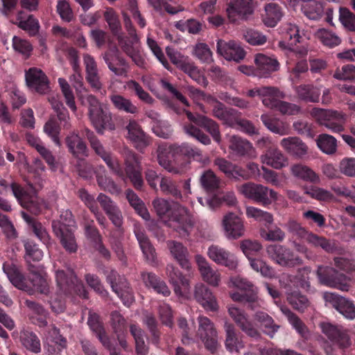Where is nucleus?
I'll list each match as a JSON object with an SVG mask.
<instances>
[{"label": "nucleus", "mask_w": 355, "mask_h": 355, "mask_svg": "<svg viewBox=\"0 0 355 355\" xmlns=\"http://www.w3.org/2000/svg\"><path fill=\"white\" fill-rule=\"evenodd\" d=\"M227 312L237 327L248 336L253 338H258L261 336L255 322L259 324L263 333L270 338H273L280 327L266 312H256L253 320L243 310L234 305L228 306Z\"/></svg>", "instance_id": "f257e3e1"}, {"label": "nucleus", "mask_w": 355, "mask_h": 355, "mask_svg": "<svg viewBox=\"0 0 355 355\" xmlns=\"http://www.w3.org/2000/svg\"><path fill=\"white\" fill-rule=\"evenodd\" d=\"M153 205L159 217L169 213L168 226L177 232L181 237H187L193 227L192 215L182 205L168 202L162 198L153 200Z\"/></svg>", "instance_id": "f03ea898"}, {"label": "nucleus", "mask_w": 355, "mask_h": 355, "mask_svg": "<svg viewBox=\"0 0 355 355\" xmlns=\"http://www.w3.org/2000/svg\"><path fill=\"white\" fill-rule=\"evenodd\" d=\"M55 275L58 293L50 301L53 311L59 313L64 310V297L72 291L83 298L87 297L83 284L79 282L73 271L69 268L64 266V269H55Z\"/></svg>", "instance_id": "7ed1b4c3"}, {"label": "nucleus", "mask_w": 355, "mask_h": 355, "mask_svg": "<svg viewBox=\"0 0 355 355\" xmlns=\"http://www.w3.org/2000/svg\"><path fill=\"white\" fill-rule=\"evenodd\" d=\"M237 191L245 198L259 202L263 206L275 202L279 207H286L288 202L285 198L273 189L262 184L246 182L236 187Z\"/></svg>", "instance_id": "20e7f679"}, {"label": "nucleus", "mask_w": 355, "mask_h": 355, "mask_svg": "<svg viewBox=\"0 0 355 355\" xmlns=\"http://www.w3.org/2000/svg\"><path fill=\"white\" fill-rule=\"evenodd\" d=\"M125 26L128 32L129 37L123 36L120 33L117 35L119 45L121 49L131 58L132 60L139 67H143L144 60L140 53V42L134 27L128 15L123 13Z\"/></svg>", "instance_id": "39448f33"}, {"label": "nucleus", "mask_w": 355, "mask_h": 355, "mask_svg": "<svg viewBox=\"0 0 355 355\" xmlns=\"http://www.w3.org/2000/svg\"><path fill=\"white\" fill-rule=\"evenodd\" d=\"M87 101L89 104V117L98 132L103 133L105 129L114 130L115 126L112 120L110 112L103 110L101 103L93 95H88Z\"/></svg>", "instance_id": "423d86ee"}, {"label": "nucleus", "mask_w": 355, "mask_h": 355, "mask_svg": "<svg viewBox=\"0 0 355 355\" xmlns=\"http://www.w3.org/2000/svg\"><path fill=\"white\" fill-rule=\"evenodd\" d=\"M316 273L319 282L327 286L342 291H349L351 286V279L332 267L319 266Z\"/></svg>", "instance_id": "0eeeda50"}, {"label": "nucleus", "mask_w": 355, "mask_h": 355, "mask_svg": "<svg viewBox=\"0 0 355 355\" xmlns=\"http://www.w3.org/2000/svg\"><path fill=\"white\" fill-rule=\"evenodd\" d=\"M268 257L282 266L294 267L302 264V259L288 248L281 245H269L266 247Z\"/></svg>", "instance_id": "6e6552de"}, {"label": "nucleus", "mask_w": 355, "mask_h": 355, "mask_svg": "<svg viewBox=\"0 0 355 355\" xmlns=\"http://www.w3.org/2000/svg\"><path fill=\"white\" fill-rule=\"evenodd\" d=\"M170 153H172L171 145H159L157 150V157L159 164L172 174H183L186 173L190 168V162H181L176 159L172 162L169 160L168 155Z\"/></svg>", "instance_id": "1a4fd4ad"}, {"label": "nucleus", "mask_w": 355, "mask_h": 355, "mask_svg": "<svg viewBox=\"0 0 355 355\" xmlns=\"http://www.w3.org/2000/svg\"><path fill=\"white\" fill-rule=\"evenodd\" d=\"M85 135L90 142L91 147L95 153L105 162L107 167L116 175L123 178V171L116 158L107 151L93 132L85 130Z\"/></svg>", "instance_id": "9d476101"}, {"label": "nucleus", "mask_w": 355, "mask_h": 355, "mask_svg": "<svg viewBox=\"0 0 355 355\" xmlns=\"http://www.w3.org/2000/svg\"><path fill=\"white\" fill-rule=\"evenodd\" d=\"M198 322L197 337L200 339L207 349L214 352L218 346V332L214 323L205 316H199Z\"/></svg>", "instance_id": "9b49d317"}, {"label": "nucleus", "mask_w": 355, "mask_h": 355, "mask_svg": "<svg viewBox=\"0 0 355 355\" xmlns=\"http://www.w3.org/2000/svg\"><path fill=\"white\" fill-rule=\"evenodd\" d=\"M221 225L223 234L228 240H237L245 235L243 220L233 212H228L223 216Z\"/></svg>", "instance_id": "f8f14e48"}, {"label": "nucleus", "mask_w": 355, "mask_h": 355, "mask_svg": "<svg viewBox=\"0 0 355 355\" xmlns=\"http://www.w3.org/2000/svg\"><path fill=\"white\" fill-rule=\"evenodd\" d=\"M216 53L227 61L239 62L243 60L246 52L241 44L234 40L225 41L218 40L216 42Z\"/></svg>", "instance_id": "ddd939ff"}, {"label": "nucleus", "mask_w": 355, "mask_h": 355, "mask_svg": "<svg viewBox=\"0 0 355 355\" xmlns=\"http://www.w3.org/2000/svg\"><path fill=\"white\" fill-rule=\"evenodd\" d=\"M207 254L212 261L230 270H236L239 266L236 256L218 245H210L207 249Z\"/></svg>", "instance_id": "4468645a"}, {"label": "nucleus", "mask_w": 355, "mask_h": 355, "mask_svg": "<svg viewBox=\"0 0 355 355\" xmlns=\"http://www.w3.org/2000/svg\"><path fill=\"white\" fill-rule=\"evenodd\" d=\"M322 297L326 304L332 306L345 318L355 319V305L351 300L331 292H324Z\"/></svg>", "instance_id": "2eb2a0df"}, {"label": "nucleus", "mask_w": 355, "mask_h": 355, "mask_svg": "<svg viewBox=\"0 0 355 355\" xmlns=\"http://www.w3.org/2000/svg\"><path fill=\"white\" fill-rule=\"evenodd\" d=\"M107 280L114 292L121 299L123 304L129 306L134 301L132 291L124 278L121 277L116 271L111 270L107 275Z\"/></svg>", "instance_id": "dca6fc26"}, {"label": "nucleus", "mask_w": 355, "mask_h": 355, "mask_svg": "<svg viewBox=\"0 0 355 355\" xmlns=\"http://www.w3.org/2000/svg\"><path fill=\"white\" fill-rule=\"evenodd\" d=\"M11 189L15 197L20 205L34 214H40L44 208L46 207V203L37 197L30 196L24 190L15 183L11 184Z\"/></svg>", "instance_id": "f3484780"}, {"label": "nucleus", "mask_w": 355, "mask_h": 355, "mask_svg": "<svg viewBox=\"0 0 355 355\" xmlns=\"http://www.w3.org/2000/svg\"><path fill=\"white\" fill-rule=\"evenodd\" d=\"M166 272L169 282L173 287L175 293L179 296L188 297L190 288L189 279L173 264L167 265Z\"/></svg>", "instance_id": "a211bd4d"}, {"label": "nucleus", "mask_w": 355, "mask_h": 355, "mask_svg": "<svg viewBox=\"0 0 355 355\" xmlns=\"http://www.w3.org/2000/svg\"><path fill=\"white\" fill-rule=\"evenodd\" d=\"M322 332L334 345L340 347H346L349 345V338L346 330L340 326L328 322L320 323Z\"/></svg>", "instance_id": "6ab92c4d"}, {"label": "nucleus", "mask_w": 355, "mask_h": 355, "mask_svg": "<svg viewBox=\"0 0 355 355\" xmlns=\"http://www.w3.org/2000/svg\"><path fill=\"white\" fill-rule=\"evenodd\" d=\"M195 261L202 279L211 286H218L221 282L220 272L214 269L206 258L201 254L195 256Z\"/></svg>", "instance_id": "aec40b11"}, {"label": "nucleus", "mask_w": 355, "mask_h": 355, "mask_svg": "<svg viewBox=\"0 0 355 355\" xmlns=\"http://www.w3.org/2000/svg\"><path fill=\"white\" fill-rule=\"evenodd\" d=\"M67 339L54 325L51 326L45 335L44 347L50 355H59L67 347Z\"/></svg>", "instance_id": "412c9836"}, {"label": "nucleus", "mask_w": 355, "mask_h": 355, "mask_svg": "<svg viewBox=\"0 0 355 355\" xmlns=\"http://www.w3.org/2000/svg\"><path fill=\"white\" fill-rule=\"evenodd\" d=\"M27 86L33 91L46 94L49 91V81L45 73L36 67L30 68L25 73Z\"/></svg>", "instance_id": "4be33fe9"}, {"label": "nucleus", "mask_w": 355, "mask_h": 355, "mask_svg": "<svg viewBox=\"0 0 355 355\" xmlns=\"http://www.w3.org/2000/svg\"><path fill=\"white\" fill-rule=\"evenodd\" d=\"M193 296L196 300L208 311H216L218 304L211 291L203 283L199 282L194 286Z\"/></svg>", "instance_id": "5701e85b"}, {"label": "nucleus", "mask_w": 355, "mask_h": 355, "mask_svg": "<svg viewBox=\"0 0 355 355\" xmlns=\"http://www.w3.org/2000/svg\"><path fill=\"white\" fill-rule=\"evenodd\" d=\"M227 12L231 21L247 19L253 12L252 0H231Z\"/></svg>", "instance_id": "b1692460"}, {"label": "nucleus", "mask_w": 355, "mask_h": 355, "mask_svg": "<svg viewBox=\"0 0 355 355\" xmlns=\"http://www.w3.org/2000/svg\"><path fill=\"white\" fill-rule=\"evenodd\" d=\"M52 228L67 252L73 253L77 251L78 245L71 228L61 225L60 222H52Z\"/></svg>", "instance_id": "393cba45"}, {"label": "nucleus", "mask_w": 355, "mask_h": 355, "mask_svg": "<svg viewBox=\"0 0 355 355\" xmlns=\"http://www.w3.org/2000/svg\"><path fill=\"white\" fill-rule=\"evenodd\" d=\"M171 150L173 156H184L186 158L181 162L189 161L191 162V158H193L204 165L209 163V159L207 156H203L200 150L187 143L171 145ZM178 160L180 161V159Z\"/></svg>", "instance_id": "a878e982"}, {"label": "nucleus", "mask_w": 355, "mask_h": 355, "mask_svg": "<svg viewBox=\"0 0 355 355\" xmlns=\"http://www.w3.org/2000/svg\"><path fill=\"white\" fill-rule=\"evenodd\" d=\"M229 148L236 155L254 159L257 157V153L252 144L245 139L236 135L229 137Z\"/></svg>", "instance_id": "bb28decb"}, {"label": "nucleus", "mask_w": 355, "mask_h": 355, "mask_svg": "<svg viewBox=\"0 0 355 355\" xmlns=\"http://www.w3.org/2000/svg\"><path fill=\"white\" fill-rule=\"evenodd\" d=\"M223 328L225 334V346L228 351L239 352L244 348L243 336L237 331L232 323L225 320Z\"/></svg>", "instance_id": "cd10ccee"}, {"label": "nucleus", "mask_w": 355, "mask_h": 355, "mask_svg": "<svg viewBox=\"0 0 355 355\" xmlns=\"http://www.w3.org/2000/svg\"><path fill=\"white\" fill-rule=\"evenodd\" d=\"M207 99L208 103L213 107V115L225 124L230 127H234V123L236 122L237 111L233 109L227 110L223 104L214 97Z\"/></svg>", "instance_id": "c85d7f7f"}, {"label": "nucleus", "mask_w": 355, "mask_h": 355, "mask_svg": "<svg viewBox=\"0 0 355 355\" xmlns=\"http://www.w3.org/2000/svg\"><path fill=\"white\" fill-rule=\"evenodd\" d=\"M260 161L263 165L275 169H281L288 164V158L277 148H269L260 156Z\"/></svg>", "instance_id": "c756f323"}, {"label": "nucleus", "mask_w": 355, "mask_h": 355, "mask_svg": "<svg viewBox=\"0 0 355 355\" xmlns=\"http://www.w3.org/2000/svg\"><path fill=\"white\" fill-rule=\"evenodd\" d=\"M126 130H128V138L137 149L142 150L150 145V137L145 134L136 121H130L126 126Z\"/></svg>", "instance_id": "7c9ffc66"}, {"label": "nucleus", "mask_w": 355, "mask_h": 355, "mask_svg": "<svg viewBox=\"0 0 355 355\" xmlns=\"http://www.w3.org/2000/svg\"><path fill=\"white\" fill-rule=\"evenodd\" d=\"M187 116L189 121L205 128L217 143L220 141V134L218 124L212 119L200 114L194 115L189 111L186 112Z\"/></svg>", "instance_id": "2f4dec72"}, {"label": "nucleus", "mask_w": 355, "mask_h": 355, "mask_svg": "<svg viewBox=\"0 0 355 355\" xmlns=\"http://www.w3.org/2000/svg\"><path fill=\"white\" fill-rule=\"evenodd\" d=\"M125 172L136 189H140L143 185L141 169L135 154L128 151L125 155Z\"/></svg>", "instance_id": "473e14b6"}, {"label": "nucleus", "mask_w": 355, "mask_h": 355, "mask_svg": "<svg viewBox=\"0 0 355 355\" xmlns=\"http://www.w3.org/2000/svg\"><path fill=\"white\" fill-rule=\"evenodd\" d=\"M280 146L286 152L298 158L304 157L309 151L307 145L297 137L283 138Z\"/></svg>", "instance_id": "72a5a7b5"}, {"label": "nucleus", "mask_w": 355, "mask_h": 355, "mask_svg": "<svg viewBox=\"0 0 355 355\" xmlns=\"http://www.w3.org/2000/svg\"><path fill=\"white\" fill-rule=\"evenodd\" d=\"M257 75L259 78H267L274 71H277L279 63L276 59L264 54H257L254 58Z\"/></svg>", "instance_id": "f704fd0d"}, {"label": "nucleus", "mask_w": 355, "mask_h": 355, "mask_svg": "<svg viewBox=\"0 0 355 355\" xmlns=\"http://www.w3.org/2000/svg\"><path fill=\"white\" fill-rule=\"evenodd\" d=\"M214 165L230 179L239 180L241 178L243 180L249 178L241 167L224 158H216L214 160Z\"/></svg>", "instance_id": "c9c22d12"}, {"label": "nucleus", "mask_w": 355, "mask_h": 355, "mask_svg": "<svg viewBox=\"0 0 355 355\" xmlns=\"http://www.w3.org/2000/svg\"><path fill=\"white\" fill-rule=\"evenodd\" d=\"M167 247L171 256L177 261L182 268L190 270L191 265L188 259L189 252L187 248L181 243L175 241H168L167 242Z\"/></svg>", "instance_id": "e433bc0d"}, {"label": "nucleus", "mask_w": 355, "mask_h": 355, "mask_svg": "<svg viewBox=\"0 0 355 355\" xmlns=\"http://www.w3.org/2000/svg\"><path fill=\"white\" fill-rule=\"evenodd\" d=\"M83 62L86 71V79L90 86L95 90H100L102 83L100 81L97 64L89 54H84Z\"/></svg>", "instance_id": "4c0bfd02"}, {"label": "nucleus", "mask_w": 355, "mask_h": 355, "mask_svg": "<svg viewBox=\"0 0 355 355\" xmlns=\"http://www.w3.org/2000/svg\"><path fill=\"white\" fill-rule=\"evenodd\" d=\"M261 120L266 128L274 134L280 136L288 135L290 134L289 123L278 118L271 116L268 114H263L261 116Z\"/></svg>", "instance_id": "58836bf2"}, {"label": "nucleus", "mask_w": 355, "mask_h": 355, "mask_svg": "<svg viewBox=\"0 0 355 355\" xmlns=\"http://www.w3.org/2000/svg\"><path fill=\"white\" fill-rule=\"evenodd\" d=\"M134 232L144 257L148 261L153 262L156 257L155 249L138 223L134 224Z\"/></svg>", "instance_id": "ea45409f"}, {"label": "nucleus", "mask_w": 355, "mask_h": 355, "mask_svg": "<svg viewBox=\"0 0 355 355\" xmlns=\"http://www.w3.org/2000/svg\"><path fill=\"white\" fill-rule=\"evenodd\" d=\"M3 270L12 284L19 289L29 291L25 278L16 265L12 262H6L3 264Z\"/></svg>", "instance_id": "a19ab883"}, {"label": "nucleus", "mask_w": 355, "mask_h": 355, "mask_svg": "<svg viewBox=\"0 0 355 355\" xmlns=\"http://www.w3.org/2000/svg\"><path fill=\"white\" fill-rule=\"evenodd\" d=\"M109 89L112 92V94L110 96V99L116 110L132 114L138 112L137 107L131 101L130 99L116 94L113 89L112 85L109 87Z\"/></svg>", "instance_id": "79ce46f5"}, {"label": "nucleus", "mask_w": 355, "mask_h": 355, "mask_svg": "<svg viewBox=\"0 0 355 355\" xmlns=\"http://www.w3.org/2000/svg\"><path fill=\"white\" fill-rule=\"evenodd\" d=\"M103 58L108 68L116 76H125L128 70V64L125 60L118 55L109 52L103 54Z\"/></svg>", "instance_id": "37998d69"}, {"label": "nucleus", "mask_w": 355, "mask_h": 355, "mask_svg": "<svg viewBox=\"0 0 355 355\" xmlns=\"http://www.w3.org/2000/svg\"><path fill=\"white\" fill-rule=\"evenodd\" d=\"M284 94L275 87H262L261 99L267 107L273 109L284 98Z\"/></svg>", "instance_id": "c03bdc74"}, {"label": "nucleus", "mask_w": 355, "mask_h": 355, "mask_svg": "<svg viewBox=\"0 0 355 355\" xmlns=\"http://www.w3.org/2000/svg\"><path fill=\"white\" fill-rule=\"evenodd\" d=\"M142 279L147 287L152 288L154 291L166 297L170 295L171 291L166 284L155 274L151 272H143Z\"/></svg>", "instance_id": "a18cd8bd"}, {"label": "nucleus", "mask_w": 355, "mask_h": 355, "mask_svg": "<svg viewBox=\"0 0 355 355\" xmlns=\"http://www.w3.org/2000/svg\"><path fill=\"white\" fill-rule=\"evenodd\" d=\"M66 144L69 151L75 157L81 158L87 155V146L78 134H69L66 138Z\"/></svg>", "instance_id": "49530a36"}, {"label": "nucleus", "mask_w": 355, "mask_h": 355, "mask_svg": "<svg viewBox=\"0 0 355 355\" xmlns=\"http://www.w3.org/2000/svg\"><path fill=\"white\" fill-rule=\"evenodd\" d=\"M297 97L304 101L310 103L319 102L320 89L313 85H300L295 89Z\"/></svg>", "instance_id": "de8ad7c7"}, {"label": "nucleus", "mask_w": 355, "mask_h": 355, "mask_svg": "<svg viewBox=\"0 0 355 355\" xmlns=\"http://www.w3.org/2000/svg\"><path fill=\"white\" fill-rule=\"evenodd\" d=\"M301 10L310 19H319L324 12L323 5L320 0H302Z\"/></svg>", "instance_id": "09e8293b"}, {"label": "nucleus", "mask_w": 355, "mask_h": 355, "mask_svg": "<svg viewBox=\"0 0 355 355\" xmlns=\"http://www.w3.org/2000/svg\"><path fill=\"white\" fill-rule=\"evenodd\" d=\"M306 241L315 248H320L327 253H333L338 249L335 241L320 236L313 232H311Z\"/></svg>", "instance_id": "8fccbe9b"}, {"label": "nucleus", "mask_w": 355, "mask_h": 355, "mask_svg": "<svg viewBox=\"0 0 355 355\" xmlns=\"http://www.w3.org/2000/svg\"><path fill=\"white\" fill-rule=\"evenodd\" d=\"M292 174L302 180L313 183L320 182V178L311 168L302 164H294L291 167Z\"/></svg>", "instance_id": "3c124183"}, {"label": "nucleus", "mask_w": 355, "mask_h": 355, "mask_svg": "<svg viewBox=\"0 0 355 355\" xmlns=\"http://www.w3.org/2000/svg\"><path fill=\"white\" fill-rule=\"evenodd\" d=\"M96 176L98 186L103 190L111 193H119L120 188L111 178L107 176L104 166H100L96 168Z\"/></svg>", "instance_id": "603ef678"}, {"label": "nucleus", "mask_w": 355, "mask_h": 355, "mask_svg": "<svg viewBox=\"0 0 355 355\" xmlns=\"http://www.w3.org/2000/svg\"><path fill=\"white\" fill-rule=\"evenodd\" d=\"M69 55L71 58V62L75 73L70 76V81L73 87L76 89L77 92H80L83 89V78L78 71V52L74 49H71L69 51Z\"/></svg>", "instance_id": "864d4df0"}, {"label": "nucleus", "mask_w": 355, "mask_h": 355, "mask_svg": "<svg viewBox=\"0 0 355 355\" xmlns=\"http://www.w3.org/2000/svg\"><path fill=\"white\" fill-rule=\"evenodd\" d=\"M87 323L90 328L96 332L97 337L103 345L107 349H111V340L106 336L99 322L98 316L95 313H90Z\"/></svg>", "instance_id": "5fc2aeb1"}, {"label": "nucleus", "mask_w": 355, "mask_h": 355, "mask_svg": "<svg viewBox=\"0 0 355 355\" xmlns=\"http://www.w3.org/2000/svg\"><path fill=\"white\" fill-rule=\"evenodd\" d=\"M264 24L269 27H274L280 20L282 12L281 8L276 3H270L265 6Z\"/></svg>", "instance_id": "6e6d98bb"}, {"label": "nucleus", "mask_w": 355, "mask_h": 355, "mask_svg": "<svg viewBox=\"0 0 355 355\" xmlns=\"http://www.w3.org/2000/svg\"><path fill=\"white\" fill-rule=\"evenodd\" d=\"M280 310L287 317L289 323L304 338H307L309 331L303 322L288 308L282 306Z\"/></svg>", "instance_id": "4d7b16f0"}, {"label": "nucleus", "mask_w": 355, "mask_h": 355, "mask_svg": "<svg viewBox=\"0 0 355 355\" xmlns=\"http://www.w3.org/2000/svg\"><path fill=\"white\" fill-rule=\"evenodd\" d=\"M316 144L318 148L327 155H333L336 152L337 141L331 135H320L316 139Z\"/></svg>", "instance_id": "13d9d810"}, {"label": "nucleus", "mask_w": 355, "mask_h": 355, "mask_svg": "<svg viewBox=\"0 0 355 355\" xmlns=\"http://www.w3.org/2000/svg\"><path fill=\"white\" fill-rule=\"evenodd\" d=\"M345 121L346 115L343 112L334 110L324 126L332 132L339 133L344 130Z\"/></svg>", "instance_id": "bf43d9fd"}, {"label": "nucleus", "mask_w": 355, "mask_h": 355, "mask_svg": "<svg viewBox=\"0 0 355 355\" xmlns=\"http://www.w3.org/2000/svg\"><path fill=\"white\" fill-rule=\"evenodd\" d=\"M200 182L206 191H214L219 188L220 180L213 171L207 170L200 175Z\"/></svg>", "instance_id": "052dcab7"}, {"label": "nucleus", "mask_w": 355, "mask_h": 355, "mask_svg": "<svg viewBox=\"0 0 355 355\" xmlns=\"http://www.w3.org/2000/svg\"><path fill=\"white\" fill-rule=\"evenodd\" d=\"M192 54L202 63L213 62V53L209 46L203 42H198L193 46Z\"/></svg>", "instance_id": "680f3d73"}, {"label": "nucleus", "mask_w": 355, "mask_h": 355, "mask_svg": "<svg viewBox=\"0 0 355 355\" xmlns=\"http://www.w3.org/2000/svg\"><path fill=\"white\" fill-rule=\"evenodd\" d=\"M20 339L22 345L28 350L39 353L41 350L40 341L33 332L23 331L21 332Z\"/></svg>", "instance_id": "e2e57ef3"}, {"label": "nucleus", "mask_w": 355, "mask_h": 355, "mask_svg": "<svg viewBox=\"0 0 355 355\" xmlns=\"http://www.w3.org/2000/svg\"><path fill=\"white\" fill-rule=\"evenodd\" d=\"M283 38L288 42L289 46L295 45L300 42V35L298 27L292 23L284 24L281 31Z\"/></svg>", "instance_id": "0e129e2a"}, {"label": "nucleus", "mask_w": 355, "mask_h": 355, "mask_svg": "<svg viewBox=\"0 0 355 355\" xmlns=\"http://www.w3.org/2000/svg\"><path fill=\"white\" fill-rule=\"evenodd\" d=\"M126 197L130 205L135 209L137 214L144 220L150 218V214L142 200L132 191L128 190Z\"/></svg>", "instance_id": "69168bd1"}, {"label": "nucleus", "mask_w": 355, "mask_h": 355, "mask_svg": "<svg viewBox=\"0 0 355 355\" xmlns=\"http://www.w3.org/2000/svg\"><path fill=\"white\" fill-rule=\"evenodd\" d=\"M103 16L112 33L116 35H119L121 26L116 12L112 8H106Z\"/></svg>", "instance_id": "338daca9"}, {"label": "nucleus", "mask_w": 355, "mask_h": 355, "mask_svg": "<svg viewBox=\"0 0 355 355\" xmlns=\"http://www.w3.org/2000/svg\"><path fill=\"white\" fill-rule=\"evenodd\" d=\"M130 332L135 340L136 350L138 355H146L148 348L145 345L144 332L137 325L130 326Z\"/></svg>", "instance_id": "774afa93"}]
</instances>
